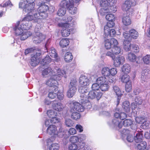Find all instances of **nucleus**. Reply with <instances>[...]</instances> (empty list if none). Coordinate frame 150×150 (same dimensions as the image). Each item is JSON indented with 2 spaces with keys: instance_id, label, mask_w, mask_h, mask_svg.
Returning a JSON list of instances; mask_svg holds the SVG:
<instances>
[{
  "instance_id": "1",
  "label": "nucleus",
  "mask_w": 150,
  "mask_h": 150,
  "mask_svg": "<svg viewBox=\"0 0 150 150\" xmlns=\"http://www.w3.org/2000/svg\"><path fill=\"white\" fill-rule=\"evenodd\" d=\"M35 5V3L27 4L25 10L28 14L23 18V21H33L35 22H37L38 20L42 19L43 18L42 15L36 12V10L34 7Z\"/></svg>"
},
{
  "instance_id": "2",
  "label": "nucleus",
  "mask_w": 150,
  "mask_h": 150,
  "mask_svg": "<svg viewBox=\"0 0 150 150\" xmlns=\"http://www.w3.org/2000/svg\"><path fill=\"white\" fill-rule=\"evenodd\" d=\"M52 75L50 78L47 80L46 82V84L50 87L54 86L55 91H57L58 88L57 85L58 84L57 81L60 80L64 74L65 73L64 71L61 70L57 67L53 70Z\"/></svg>"
},
{
  "instance_id": "3",
  "label": "nucleus",
  "mask_w": 150,
  "mask_h": 150,
  "mask_svg": "<svg viewBox=\"0 0 150 150\" xmlns=\"http://www.w3.org/2000/svg\"><path fill=\"white\" fill-rule=\"evenodd\" d=\"M19 24L20 22L18 21L15 25L14 28L15 33L16 35H21L20 39L21 40H24L29 36H31L32 33L30 31H23L24 29L22 28V27L20 26Z\"/></svg>"
},
{
  "instance_id": "4",
  "label": "nucleus",
  "mask_w": 150,
  "mask_h": 150,
  "mask_svg": "<svg viewBox=\"0 0 150 150\" xmlns=\"http://www.w3.org/2000/svg\"><path fill=\"white\" fill-rule=\"evenodd\" d=\"M35 54H34L32 55L30 60L29 62L30 64L33 67L38 65L40 61V56L41 54L40 50H35Z\"/></svg>"
},
{
  "instance_id": "5",
  "label": "nucleus",
  "mask_w": 150,
  "mask_h": 150,
  "mask_svg": "<svg viewBox=\"0 0 150 150\" xmlns=\"http://www.w3.org/2000/svg\"><path fill=\"white\" fill-rule=\"evenodd\" d=\"M77 82L76 80L75 79H73L71 80L69 85V89L67 93V96L68 98L72 97L76 93Z\"/></svg>"
},
{
  "instance_id": "6",
  "label": "nucleus",
  "mask_w": 150,
  "mask_h": 150,
  "mask_svg": "<svg viewBox=\"0 0 150 150\" xmlns=\"http://www.w3.org/2000/svg\"><path fill=\"white\" fill-rule=\"evenodd\" d=\"M59 26L65 28L66 29L63 30L62 31V36L64 37H67L69 35L71 32V29L68 28H69L70 25L68 23H61L59 24Z\"/></svg>"
},
{
  "instance_id": "7",
  "label": "nucleus",
  "mask_w": 150,
  "mask_h": 150,
  "mask_svg": "<svg viewBox=\"0 0 150 150\" xmlns=\"http://www.w3.org/2000/svg\"><path fill=\"white\" fill-rule=\"evenodd\" d=\"M102 93L100 92H96L93 90L89 91L87 96L89 99H96L97 100H99L101 98Z\"/></svg>"
},
{
  "instance_id": "8",
  "label": "nucleus",
  "mask_w": 150,
  "mask_h": 150,
  "mask_svg": "<svg viewBox=\"0 0 150 150\" xmlns=\"http://www.w3.org/2000/svg\"><path fill=\"white\" fill-rule=\"evenodd\" d=\"M136 4V2H134V0L126 1L122 6V9L125 11H128L130 9L131 6H134Z\"/></svg>"
},
{
  "instance_id": "9",
  "label": "nucleus",
  "mask_w": 150,
  "mask_h": 150,
  "mask_svg": "<svg viewBox=\"0 0 150 150\" xmlns=\"http://www.w3.org/2000/svg\"><path fill=\"white\" fill-rule=\"evenodd\" d=\"M127 58L129 61L131 62H136V63L139 64L140 63V58L137 57L135 54L132 53H129L127 55Z\"/></svg>"
},
{
  "instance_id": "10",
  "label": "nucleus",
  "mask_w": 150,
  "mask_h": 150,
  "mask_svg": "<svg viewBox=\"0 0 150 150\" xmlns=\"http://www.w3.org/2000/svg\"><path fill=\"white\" fill-rule=\"evenodd\" d=\"M49 9L48 6L45 4L44 3H42L40 5V6L38 9V13H39L40 14V15H43V18H44L43 15V13L47 11Z\"/></svg>"
},
{
  "instance_id": "11",
  "label": "nucleus",
  "mask_w": 150,
  "mask_h": 150,
  "mask_svg": "<svg viewBox=\"0 0 150 150\" xmlns=\"http://www.w3.org/2000/svg\"><path fill=\"white\" fill-rule=\"evenodd\" d=\"M73 108L74 110L79 112L83 111L84 109V106L79 103L76 102H74L73 103Z\"/></svg>"
},
{
  "instance_id": "12",
  "label": "nucleus",
  "mask_w": 150,
  "mask_h": 150,
  "mask_svg": "<svg viewBox=\"0 0 150 150\" xmlns=\"http://www.w3.org/2000/svg\"><path fill=\"white\" fill-rule=\"evenodd\" d=\"M47 133L50 135H52L56 137L57 133V129L56 127L54 125H50L47 129Z\"/></svg>"
},
{
  "instance_id": "13",
  "label": "nucleus",
  "mask_w": 150,
  "mask_h": 150,
  "mask_svg": "<svg viewBox=\"0 0 150 150\" xmlns=\"http://www.w3.org/2000/svg\"><path fill=\"white\" fill-rule=\"evenodd\" d=\"M125 61V58L122 56L117 57L114 60V65L116 67H118L122 64Z\"/></svg>"
},
{
  "instance_id": "14",
  "label": "nucleus",
  "mask_w": 150,
  "mask_h": 150,
  "mask_svg": "<svg viewBox=\"0 0 150 150\" xmlns=\"http://www.w3.org/2000/svg\"><path fill=\"white\" fill-rule=\"evenodd\" d=\"M79 82L81 85L84 86H87L89 84V79L85 76H82L80 77Z\"/></svg>"
},
{
  "instance_id": "15",
  "label": "nucleus",
  "mask_w": 150,
  "mask_h": 150,
  "mask_svg": "<svg viewBox=\"0 0 150 150\" xmlns=\"http://www.w3.org/2000/svg\"><path fill=\"white\" fill-rule=\"evenodd\" d=\"M74 5L73 0H63L60 3L61 7H69L70 5Z\"/></svg>"
},
{
  "instance_id": "16",
  "label": "nucleus",
  "mask_w": 150,
  "mask_h": 150,
  "mask_svg": "<svg viewBox=\"0 0 150 150\" xmlns=\"http://www.w3.org/2000/svg\"><path fill=\"white\" fill-rule=\"evenodd\" d=\"M23 21V19L22 21L23 22L20 25V26L22 27V28L25 30L30 29L31 28L32 26L31 22L29 21ZM31 21L35 22L33 21Z\"/></svg>"
},
{
  "instance_id": "17",
  "label": "nucleus",
  "mask_w": 150,
  "mask_h": 150,
  "mask_svg": "<svg viewBox=\"0 0 150 150\" xmlns=\"http://www.w3.org/2000/svg\"><path fill=\"white\" fill-rule=\"evenodd\" d=\"M45 38V36L43 35H35L33 38L34 43L37 44L40 43Z\"/></svg>"
},
{
  "instance_id": "18",
  "label": "nucleus",
  "mask_w": 150,
  "mask_h": 150,
  "mask_svg": "<svg viewBox=\"0 0 150 150\" xmlns=\"http://www.w3.org/2000/svg\"><path fill=\"white\" fill-rule=\"evenodd\" d=\"M54 102V101L53 102L52 105V108L54 110L59 111L63 110L64 106L62 104L60 103H56Z\"/></svg>"
},
{
  "instance_id": "19",
  "label": "nucleus",
  "mask_w": 150,
  "mask_h": 150,
  "mask_svg": "<svg viewBox=\"0 0 150 150\" xmlns=\"http://www.w3.org/2000/svg\"><path fill=\"white\" fill-rule=\"evenodd\" d=\"M122 22L125 25H129L131 23V20L129 15H124L122 18Z\"/></svg>"
},
{
  "instance_id": "20",
  "label": "nucleus",
  "mask_w": 150,
  "mask_h": 150,
  "mask_svg": "<svg viewBox=\"0 0 150 150\" xmlns=\"http://www.w3.org/2000/svg\"><path fill=\"white\" fill-rule=\"evenodd\" d=\"M112 126L116 128H121L122 127V122L117 119H115L112 120Z\"/></svg>"
},
{
  "instance_id": "21",
  "label": "nucleus",
  "mask_w": 150,
  "mask_h": 150,
  "mask_svg": "<svg viewBox=\"0 0 150 150\" xmlns=\"http://www.w3.org/2000/svg\"><path fill=\"white\" fill-rule=\"evenodd\" d=\"M122 73L120 76V79L121 81L123 83H126L130 81L129 76L127 74Z\"/></svg>"
},
{
  "instance_id": "22",
  "label": "nucleus",
  "mask_w": 150,
  "mask_h": 150,
  "mask_svg": "<svg viewBox=\"0 0 150 150\" xmlns=\"http://www.w3.org/2000/svg\"><path fill=\"white\" fill-rule=\"evenodd\" d=\"M143 134L141 132H138L134 138L135 141L137 143H140L142 142Z\"/></svg>"
},
{
  "instance_id": "23",
  "label": "nucleus",
  "mask_w": 150,
  "mask_h": 150,
  "mask_svg": "<svg viewBox=\"0 0 150 150\" xmlns=\"http://www.w3.org/2000/svg\"><path fill=\"white\" fill-rule=\"evenodd\" d=\"M148 70L147 69H145L142 71L141 78L143 81H145L146 79L150 77V74L148 73Z\"/></svg>"
},
{
  "instance_id": "24",
  "label": "nucleus",
  "mask_w": 150,
  "mask_h": 150,
  "mask_svg": "<svg viewBox=\"0 0 150 150\" xmlns=\"http://www.w3.org/2000/svg\"><path fill=\"white\" fill-rule=\"evenodd\" d=\"M132 45L129 40H125L123 42V47L126 51H129L131 49Z\"/></svg>"
},
{
  "instance_id": "25",
  "label": "nucleus",
  "mask_w": 150,
  "mask_h": 150,
  "mask_svg": "<svg viewBox=\"0 0 150 150\" xmlns=\"http://www.w3.org/2000/svg\"><path fill=\"white\" fill-rule=\"evenodd\" d=\"M50 55L52 57L55 58V59L57 62L59 59L57 58V54L55 50L53 47H52L49 51Z\"/></svg>"
},
{
  "instance_id": "26",
  "label": "nucleus",
  "mask_w": 150,
  "mask_h": 150,
  "mask_svg": "<svg viewBox=\"0 0 150 150\" xmlns=\"http://www.w3.org/2000/svg\"><path fill=\"white\" fill-rule=\"evenodd\" d=\"M69 43V40L67 38L62 39L59 42V45L62 47H65L68 45Z\"/></svg>"
},
{
  "instance_id": "27",
  "label": "nucleus",
  "mask_w": 150,
  "mask_h": 150,
  "mask_svg": "<svg viewBox=\"0 0 150 150\" xmlns=\"http://www.w3.org/2000/svg\"><path fill=\"white\" fill-rule=\"evenodd\" d=\"M122 107L127 112H129L130 111V103L129 101H125L122 104Z\"/></svg>"
},
{
  "instance_id": "28",
  "label": "nucleus",
  "mask_w": 150,
  "mask_h": 150,
  "mask_svg": "<svg viewBox=\"0 0 150 150\" xmlns=\"http://www.w3.org/2000/svg\"><path fill=\"white\" fill-rule=\"evenodd\" d=\"M122 73L123 74H127L129 72L130 68L129 64H125L123 65L122 68Z\"/></svg>"
},
{
  "instance_id": "29",
  "label": "nucleus",
  "mask_w": 150,
  "mask_h": 150,
  "mask_svg": "<svg viewBox=\"0 0 150 150\" xmlns=\"http://www.w3.org/2000/svg\"><path fill=\"white\" fill-rule=\"evenodd\" d=\"M89 88L86 87L81 85L79 87L78 89L79 92L81 94H85L88 91Z\"/></svg>"
},
{
  "instance_id": "30",
  "label": "nucleus",
  "mask_w": 150,
  "mask_h": 150,
  "mask_svg": "<svg viewBox=\"0 0 150 150\" xmlns=\"http://www.w3.org/2000/svg\"><path fill=\"white\" fill-rule=\"evenodd\" d=\"M102 74L105 76H108L110 75V69L105 67L103 68L101 71Z\"/></svg>"
},
{
  "instance_id": "31",
  "label": "nucleus",
  "mask_w": 150,
  "mask_h": 150,
  "mask_svg": "<svg viewBox=\"0 0 150 150\" xmlns=\"http://www.w3.org/2000/svg\"><path fill=\"white\" fill-rule=\"evenodd\" d=\"M73 59L72 54L70 52H67L65 55L64 59L67 62H69L71 61Z\"/></svg>"
},
{
  "instance_id": "32",
  "label": "nucleus",
  "mask_w": 150,
  "mask_h": 150,
  "mask_svg": "<svg viewBox=\"0 0 150 150\" xmlns=\"http://www.w3.org/2000/svg\"><path fill=\"white\" fill-rule=\"evenodd\" d=\"M146 145V143L145 141L140 143L137 145L138 150H145Z\"/></svg>"
},
{
  "instance_id": "33",
  "label": "nucleus",
  "mask_w": 150,
  "mask_h": 150,
  "mask_svg": "<svg viewBox=\"0 0 150 150\" xmlns=\"http://www.w3.org/2000/svg\"><path fill=\"white\" fill-rule=\"evenodd\" d=\"M129 35L132 38L136 39L138 36V34L137 31L134 29H132L129 31Z\"/></svg>"
},
{
  "instance_id": "34",
  "label": "nucleus",
  "mask_w": 150,
  "mask_h": 150,
  "mask_svg": "<svg viewBox=\"0 0 150 150\" xmlns=\"http://www.w3.org/2000/svg\"><path fill=\"white\" fill-rule=\"evenodd\" d=\"M113 90L116 93V95L119 97L122 95L121 91L120 88L116 86H114L113 87Z\"/></svg>"
},
{
  "instance_id": "35",
  "label": "nucleus",
  "mask_w": 150,
  "mask_h": 150,
  "mask_svg": "<svg viewBox=\"0 0 150 150\" xmlns=\"http://www.w3.org/2000/svg\"><path fill=\"white\" fill-rule=\"evenodd\" d=\"M52 69L51 67H49L45 69L42 71V74L44 76H45L48 74L50 75L53 72V70L52 71Z\"/></svg>"
},
{
  "instance_id": "36",
  "label": "nucleus",
  "mask_w": 150,
  "mask_h": 150,
  "mask_svg": "<svg viewBox=\"0 0 150 150\" xmlns=\"http://www.w3.org/2000/svg\"><path fill=\"white\" fill-rule=\"evenodd\" d=\"M40 25L38 23L35 27L34 31L35 35H43L40 32V30L41 29Z\"/></svg>"
},
{
  "instance_id": "37",
  "label": "nucleus",
  "mask_w": 150,
  "mask_h": 150,
  "mask_svg": "<svg viewBox=\"0 0 150 150\" xmlns=\"http://www.w3.org/2000/svg\"><path fill=\"white\" fill-rule=\"evenodd\" d=\"M142 128L146 129L150 128V123L148 121H145L142 123L141 126Z\"/></svg>"
},
{
  "instance_id": "38",
  "label": "nucleus",
  "mask_w": 150,
  "mask_h": 150,
  "mask_svg": "<svg viewBox=\"0 0 150 150\" xmlns=\"http://www.w3.org/2000/svg\"><path fill=\"white\" fill-rule=\"evenodd\" d=\"M112 49L115 55L121 53V49L118 46H115L112 48Z\"/></svg>"
},
{
  "instance_id": "39",
  "label": "nucleus",
  "mask_w": 150,
  "mask_h": 150,
  "mask_svg": "<svg viewBox=\"0 0 150 150\" xmlns=\"http://www.w3.org/2000/svg\"><path fill=\"white\" fill-rule=\"evenodd\" d=\"M91 88L92 90L96 92H100L99 89H100V86L98 83H94L91 86Z\"/></svg>"
},
{
  "instance_id": "40",
  "label": "nucleus",
  "mask_w": 150,
  "mask_h": 150,
  "mask_svg": "<svg viewBox=\"0 0 150 150\" xmlns=\"http://www.w3.org/2000/svg\"><path fill=\"white\" fill-rule=\"evenodd\" d=\"M66 11V8L61 7L58 11L57 15L59 16H62L65 14Z\"/></svg>"
},
{
  "instance_id": "41",
  "label": "nucleus",
  "mask_w": 150,
  "mask_h": 150,
  "mask_svg": "<svg viewBox=\"0 0 150 150\" xmlns=\"http://www.w3.org/2000/svg\"><path fill=\"white\" fill-rule=\"evenodd\" d=\"M47 113L48 116L51 118L56 116L57 115V113L52 110H48Z\"/></svg>"
},
{
  "instance_id": "42",
  "label": "nucleus",
  "mask_w": 150,
  "mask_h": 150,
  "mask_svg": "<svg viewBox=\"0 0 150 150\" xmlns=\"http://www.w3.org/2000/svg\"><path fill=\"white\" fill-rule=\"evenodd\" d=\"M125 85V90L127 92H130L132 89V85L131 81L126 83Z\"/></svg>"
},
{
  "instance_id": "43",
  "label": "nucleus",
  "mask_w": 150,
  "mask_h": 150,
  "mask_svg": "<svg viewBox=\"0 0 150 150\" xmlns=\"http://www.w3.org/2000/svg\"><path fill=\"white\" fill-rule=\"evenodd\" d=\"M51 62V59L49 56H47L45 58L43 59L41 61V64L44 65L45 64H47Z\"/></svg>"
},
{
  "instance_id": "44",
  "label": "nucleus",
  "mask_w": 150,
  "mask_h": 150,
  "mask_svg": "<svg viewBox=\"0 0 150 150\" xmlns=\"http://www.w3.org/2000/svg\"><path fill=\"white\" fill-rule=\"evenodd\" d=\"M109 88V85L105 83L101 84L100 86V89L102 91H108Z\"/></svg>"
},
{
  "instance_id": "45",
  "label": "nucleus",
  "mask_w": 150,
  "mask_h": 150,
  "mask_svg": "<svg viewBox=\"0 0 150 150\" xmlns=\"http://www.w3.org/2000/svg\"><path fill=\"white\" fill-rule=\"evenodd\" d=\"M71 117L72 119L74 120H77V119H80L81 115L79 113L75 112L72 113L71 115Z\"/></svg>"
},
{
  "instance_id": "46",
  "label": "nucleus",
  "mask_w": 150,
  "mask_h": 150,
  "mask_svg": "<svg viewBox=\"0 0 150 150\" xmlns=\"http://www.w3.org/2000/svg\"><path fill=\"white\" fill-rule=\"evenodd\" d=\"M132 124V121L130 119H127L125 120L122 122V125H123L125 127H127L131 125Z\"/></svg>"
},
{
  "instance_id": "47",
  "label": "nucleus",
  "mask_w": 150,
  "mask_h": 150,
  "mask_svg": "<svg viewBox=\"0 0 150 150\" xmlns=\"http://www.w3.org/2000/svg\"><path fill=\"white\" fill-rule=\"evenodd\" d=\"M107 80L106 78L104 76L100 77L96 79V82L100 84L105 83Z\"/></svg>"
},
{
  "instance_id": "48",
  "label": "nucleus",
  "mask_w": 150,
  "mask_h": 150,
  "mask_svg": "<svg viewBox=\"0 0 150 150\" xmlns=\"http://www.w3.org/2000/svg\"><path fill=\"white\" fill-rule=\"evenodd\" d=\"M85 94H81L79 99L80 102L82 104H84L86 102H88L87 98Z\"/></svg>"
},
{
  "instance_id": "49",
  "label": "nucleus",
  "mask_w": 150,
  "mask_h": 150,
  "mask_svg": "<svg viewBox=\"0 0 150 150\" xmlns=\"http://www.w3.org/2000/svg\"><path fill=\"white\" fill-rule=\"evenodd\" d=\"M110 29L108 26H105L104 27V37L106 38L109 35Z\"/></svg>"
},
{
  "instance_id": "50",
  "label": "nucleus",
  "mask_w": 150,
  "mask_h": 150,
  "mask_svg": "<svg viewBox=\"0 0 150 150\" xmlns=\"http://www.w3.org/2000/svg\"><path fill=\"white\" fill-rule=\"evenodd\" d=\"M59 146L58 144L53 143L51 144L49 147L50 150H58Z\"/></svg>"
},
{
  "instance_id": "51",
  "label": "nucleus",
  "mask_w": 150,
  "mask_h": 150,
  "mask_svg": "<svg viewBox=\"0 0 150 150\" xmlns=\"http://www.w3.org/2000/svg\"><path fill=\"white\" fill-rule=\"evenodd\" d=\"M69 12L72 14H74L76 13L77 11L76 7H74L73 5H70L69 7Z\"/></svg>"
},
{
  "instance_id": "52",
  "label": "nucleus",
  "mask_w": 150,
  "mask_h": 150,
  "mask_svg": "<svg viewBox=\"0 0 150 150\" xmlns=\"http://www.w3.org/2000/svg\"><path fill=\"white\" fill-rule=\"evenodd\" d=\"M112 43L109 40L107 39L105 40V47L107 49H110L111 47Z\"/></svg>"
},
{
  "instance_id": "53",
  "label": "nucleus",
  "mask_w": 150,
  "mask_h": 150,
  "mask_svg": "<svg viewBox=\"0 0 150 150\" xmlns=\"http://www.w3.org/2000/svg\"><path fill=\"white\" fill-rule=\"evenodd\" d=\"M106 55L111 57L113 60L114 59L115 57V56L112 51V49L110 51H108L106 53Z\"/></svg>"
},
{
  "instance_id": "54",
  "label": "nucleus",
  "mask_w": 150,
  "mask_h": 150,
  "mask_svg": "<svg viewBox=\"0 0 150 150\" xmlns=\"http://www.w3.org/2000/svg\"><path fill=\"white\" fill-rule=\"evenodd\" d=\"M35 50H40L39 49H34L33 48H29L26 49L25 50V53L26 55L29 53H31L32 52H34V53L35 54Z\"/></svg>"
},
{
  "instance_id": "55",
  "label": "nucleus",
  "mask_w": 150,
  "mask_h": 150,
  "mask_svg": "<svg viewBox=\"0 0 150 150\" xmlns=\"http://www.w3.org/2000/svg\"><path fill=\"white\" fill-rule=\"evenodd\" d=\"M115 17L114 15L112 14H107L105 17L106 19L108 21L115 20Z\"/></svg>"
},
{
  "instance_id": "56",
  "label": "nucleus",
  "mask_w": 150,
  "mask_h": 150,
  "mask_svg": "<svg viewBox=\"0 0 150 150\" xmlns=\"http://www.w3.org/2000/svg\"><path fill=\"white\" fill-rule=\"evenodd\" d=\"M144 62L148 64L150 63V55H147L144 57L143 58Z\"/></svg>"
},
{
  "instance_id": "57",
  "label": "nucleus",
  "mask_w": 150,
  "mask_h": 150,
  "mask_svg": "<svg viewBox=\"0 0 150 150\" xmlns=\"http://www.w3.org/2000/svg\"><path fill=\"white\" fill-rule=\"evenodd\" d=\"M27 4L25 1H22L20 2L19 3V7L20 8L25 9Z\"/></svg>"
},
{
  "instance_id": "58",
  "label": "nucleus",
  "mask_w": 150,
  "mask_h": 150,
  "mask_svg": "<svg viewBox=\"0 0 150 150\" xmlns=\"http://www.w3.org/2000/svg\"><path fill=\"white\" fill-rule=\"evenodd\" d=\"M136 122L139 124L142 123L145 120V118L143 117H137L135 118Z\"/></svg>"
},
{
  "instance_id": "59",
  "label": "nucleus",
  "mask_w": 150,
  "mask_h": 150,
  "mask_svg": "<svg viewBox=\"0 0 150 150\" xmlns=\"http://www.w3.org/2000/svg\"><path fill=\"white\" fill-rule=\"evenodd\" d=\"M69 140L71 142L75 143L79 141V138L77 136H73L70 138Z\"/></svg>"
},
{
  "instance_id": "60",
  "label": "nucleus",
  "mask_w": 150,
  "mask_h": 150,
  "mask_svg": "<svg viewBox=\"0 0 150 150\" xmlns=\"http://www.w3.org/2000/svg\"><path fill=\"white\" fill-rule=\"evenodd\" d=\"M135 101L137 104L140 105L142 103V100L141 97L137 96L135 99Z\"/></svg>"
},
{
  "instance_id": "61",
  "label": "nucleus",
  "mask_w": 150,
  "mask_h": 150,
  "mask_svg": "<svg viewBox=\"0 0 150 150\" xmlns=\"http://www.w3.org/2000/svg\"><path fill=\"white\" fill-rule=\"evenodd\" d=\"M77 149V144L72 143L70 144L69 146V150H76Z\"/></svg>"
},
{
  "instance_id": "62",
  "label": "nucleus",
  "mask_w": 150,
  "mask_h": 150,
  "mask_svg": "<svg viewBox=\"0 0 150 150\" xmlns=\"http://www.w3.org/2000/svg\"><path fill=\"white\" fill-rule=\"evenodd\" d=\"M132 51L135 52H137L139 51V47L136 45L133 44L132 45Z\"/></svg>"
},
{
  "instance_id": "63",
  "label": "nucleus",
  "mask_w": 150,
  "mask_h": 150,
  "mask_svg": "<svg viewBox=\"0 0 150 150\" xmlns=\"http://www.w3.org/2000/svg\"><path fill=\"white\" fill-rule=\"evenodd\" d=\"M65 124L67 126L70 127L72 126L73 122L71 120L68 119L65 120Z\"/></svg>"
},
{
  "instance_id": "64",
  "label": "nucleus",
  "mask_w": 150,
  "mask_h": 150,
  "mask_svg": "<svg viewBox=\"0 0 150 150\" xmlns=\"http://www.w3.org/2000/svg\"><path fill=\"white\" fill-rule=\"evenodd\" d=\"M77 149H82L83 148L85 145V143L83 141H79V143H78Z\"/></svg>"
}]
</instances>
